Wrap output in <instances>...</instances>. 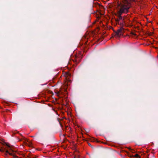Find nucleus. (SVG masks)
Segmentation results:
<instances>
[{"mask_svg": "<svg viewBox=\"0 0 158 158\" xmlns=\"http://www.w3.org/2000/svg\"><path fill=\"white\" fill-rule=\"evenodd\" d=\"M118 9L119 10L118 14L121 15L123 13H127L129 11L130 8V3L129 1L127 0H124L123 2L118 4Z\"/></svg>", "mask_w": 158, "mask_h": 158, "instance_id": "f257e3e1", "label": "nucleus"}, {"mask_svg": "<svg viewBox=\"0 0 158 158\" xmlns=\"http://www.w3.org/2000/svg\"><path fill=\"white\" fill-rule=\"evenodd\" d=\"M124 32V29L122 27L115 32V35L118 37H119L121 35H123Z\"/></svg>", "mask_w": 158, "mask_h": 158, "instance_id": "f03ea898", "label": "nucleus"}, {"mask_svg": "<svg viewBox=\"0 0 158 158\" xmlns=\"http://www.w3.org/2000/svg\"><path fill=\"white\" fill-rule=\"evenodd\" d=\"M121 15L118 14V18L116 20V21L118 24H120L121 25L123 26L124 25V23H125V21Z\"/></svg>", "mask_w": 158, "mask_h": 158, "instance_id": "7ed1b4c3", "label": "nucleus"}, {"mask_svg": "<svg viewBox=\"0 0 158 158\" xmlns=\"http://www.w3.org/2000/svg\"><path fill=\"white\" fill-rule=\"evenodd\" d=\"M132 157L134 158H140L139 155L138 154H136L134 155H132Z\"/></svg>", "mask_w": 158, "mask_h": 158, "instance_id": "20e7f679", "label": "nucleus"}, {"mask_svg": "<svg viewBox=\"0 0 158 158\" xmlns=\"http://www.w3.org/2000/svg\"><path fill=\"white\" fill-rule=\"evenodd\" d=\"M6 153H8L9 155L11 156H13L12 153L9 152L7 150H6Z\"/></svg>", "mask_w": 158, "mask_h": 158, "instance_id": "39448f33", "label": "nucleus"}, {"mask_svg": "<svg viewBox=\"0 0 158 158\" xmlns=\"http://www.w3.org/2000/svg\"><path fill=\"white\" fill-rule=\"evenodd\" d=\"M91 141H95L97 139H95L94 138H92L91 139Z\"/></svg>", "mask_w": 158, "mask_h": 158, "instance_id": "423d86ee", "label": "nucleus"}, {"mask_svg": "<svg viewBox=\"0 0 158 158\" xmlns=\"http://www.w3.org/2000/svg\"><path fill=\"white\" fill-rule=\"evenodd\" d=\"M5 151V149H0V151L2 152H3Z\"/></svg>", "mask_w": 158, "mask_h": 158, "instance_id": "0eeeda50", "label": "nucleus"}, {"mask_svg": "<svg viewBox=\"0 0 158 158\" xmlns=\"http://www.w3.org/2000/svg\"><path fill=\"white\" fill-rule=\"evenodd\" d=\"M74 158H79V156H76L74 157Z\"/></svg>", "mask_w": 158, "mask_h": 158, "instance_id": "6e6552de", "label": "nucleus"}, {"mask_svg": "<svg viewBox=\"0 0 158 158\" xmlns=\"http://www.w3.org/2000/svg\"><path fill=\"white\" fill-rule=\"evenodd\" d=\"M16 133L15 132V131L14 132H13V135H14Z\"/></svg>", "mask_w": 158, "mask_h": 158, "instance_id": "1a4fd4ad", "label": "nucleus"}, {"mask_svg": "<svg viewBox=\"0 0 158 158\" xmlns=\"http://www.w3.org/2000/svg\"><path fill=\"white\" fill-rule=\"evenodd\" d=\"M88 144L89 145V146H91V144H90V143H88Z\"/></svg>", "mask_w": 158, "mask_h": 158, "instance_id": "9d476101", "label": "nucleus"}, {"mask_svg": "<svg viewBox=\"0 0 158 158\" xmlns=\"http://www.w3.org/2000/svg\"><path fill=\"white\" fill-rule=\"evenodd\" d=\"M6 146H7V147H8L9 148L10 147V146L9 145H8L7 144H6Z\"/></svg>", "mask_w": 158, "mask_h": 158, "instance_id": "9b49d317", "label": "nucleus"}, {"mask_svg": "<svg viewBox=\"0 0 158 158\" xmlns=\"http://www.w3.org/2000/svg\"><path fill=\"white\" fill-rule=\"evenodd\" d=\"M152 35V33H151L150 34V35Z\"/></svg>", "mask_w": 158, "mask_h": 158, "instance_id": "f8f14e48", "label": "nucleus"}, {"mask_svg": "<svg viewBox=\"0 0 158 158\" xmlns=\"http://www.w3.org/2000/svg\"><path fill=\"white\" fill-rule=\"evenodd\" d=\"M60 124L61 126H62V125H61V123H60Z\"/></svg>", "mask_w": 158, "mask_h": 158, "instance_id": "ddd939ff", "label": "nucleus"}]
</instances>
